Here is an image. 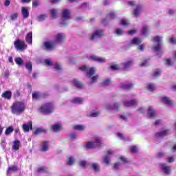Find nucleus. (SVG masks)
<instances>
[{
    "label": "nucleus",
    "instance_id": "f257e3e1",
    "mask_svg": "<svg viewBox=\"0 0 176 176\" xmlns=\"http://www.w3.org/2000/svg\"><path fill=\"white\" fill-rule=\"evenodd\" d=\"M25 111V104L23 102H15L11 106V112L13 115L19 116Z\"/></svg>",
    "mask_w": 176,
    "mask_h": 176
},
{
    "label": "nucleus",
    "instance_id": "f03ea898",
    "mask_svg": "<svg viewBox=\"0 0 176 176\" xmlns=\"http://www.w3.org/2000/svg\"><path fill=\"white\" fill-rule=\"evenodd\" d=\"M153 42L157 43L156 45H154L153 47V50L157 53V56L158 57H162V54H163V50L162 49V41H163V37L157 36L153 38Z\"/></svg>",
    "mask_w": 176,
    "mask_h": 176
},
{
    "label": "nucleus",
    "instance_id": "7ed1b4c3",
    "mask_svg": "<svg viewBox=\"0 0 176 176\" xmlns=\"http://www.w3.org/2000/svg\"><path fill=\"white\" fill-rule=\"evenodd\" d=\"M53 111H54V107L52 103H45L40 108L41 113H45V115L52 113Z\"/></svg>",
    "mask_w": 176,
    "mask_h": 176
},
{
    "label": "nucleus",
    "instance_id": "20e7f679",
    "mask_svg": "<svg viewBox=\"0 0 176 176\" xmlns=\"http://www.w3.org/2000/svg\"><path fill=\"white\" fill-rule=\"evenodd\" d=\"M101 142H102V140L100 138H96L94 142H89L85 144V147L87 149H92V148H96V146L100 148L101 147Z\"/></svg>",
    "mask_w": 176,
    "mask_h": 176
},
{
    "label": "nucleus",
    "instance_id": "39448f33",
    "mask_svg": "<svg viewBox=\"0 0 176 176\" xmlns=\"http://www.w3.org/2000/svg\"><path fill=\"white\" fill-rule=\"evenodd\" d=\"M79 69L80 71H83L84 72H87L88 78L93 76V75L96 73V69L94 67H91L89 69V66L87 65L80 67Z\"/></svg>",
    "mask_w": 176,
    "mask_h": 176
},
{
    "label": "nucleus",
    "instance_id": "423d86ee",
    "mask_svg": "<svg viewBox=\"0 0 176 176\" xmlns=\"http://www.w3.org/2000/svg\"><path fill=\"white\" fill-rule=\"evenodd\" d=\"M14 45L17 50H24V49H27L25 42L22 40H16L14 41Z\"/></svg>",
    "mask_w": 176,
    "mask_h": 176
},
{
    "label": "nucleus",
    "instance_id": "0eeeda50",
    "mask_svg": "<svg viewBox=\"0 0 176 176\" xmlns=\"http://www.w3.org/2000/svg\"><path fill=\"white\" fill-rule=\"evenodd\" d=\"M104 35V32L101 30H95L92 36H91V40L94 41L97 38H101Z\"/></svg>",
    "mask_w": 176,
    "mask_h": 176
},
{
    "label": "nucleus",
    "instance_id": "6e6552de",
    "mask_svg": "<svg viewBox=\"0 0 176 176\" xmlns=\"http://www.w3.org/2000/svg\"><path fill=\"white\" fill-rule=\"evenodd\" d=\"M120 107V104H119V103H115L113 105L107 104H105L104 108L107 111H118Z\"/></svg>",
    "mask_w": 176,
    "mask_h": 176
},
{
    "label": "nucleus",
    "instance_id": "1a4fd4ad",
    "mask_svg": "<svg viewBox=\"0 0 176 176\" xmlns=\"http://www.w3.org/2000/svg\"><path fill=\"white\" fill-rule=\"evenodd\" d=\"M23 131L28 133L30 130H32V121H29L26 123H24L22 126Z\"/></svg>",
    "mask_w": 176,
    "mask_h": 176
},
{
    "label": "nucleus",
    "instance_id": "9d476101",
    "mask_svg": "<svg viewBox=\"0 0 176 176\" xmlns=\"http://www.w3.org/2000/svg\"><path fill=\"white\" fill-rule=\"evenodd\" d=\"M168 134H170V131L168 129H166L162 131L157 132L155 134V138H163V137H166V135H168Z\"/></svg>",
    "mask_w": 176,
    "mask_h": 176
},
{
    "label": "nucleus",
    "instance_id": "9b49d317",
    "mask_svg": "<svg viewBox=\"0 0 176 176\" xmlns=\"http://www.w3.org/2000/svg\"><path fill=\"white\" fill-rule=\"evenodd\" d=\"M161 170H162L163 173L166 175H168L171 173V168L170 166H167L166 164H160Z\"/></svg>",
    "mask_w": 176,
    "mask_h": 176
},
{
    "label": "nucleus",
    "instance_id": "f8f14e48",
    "mask_svg": "<svg viewBox=\"0 0 176 176\" xmlns=\"http://www.w3.org/2000/svg\"><path fill=\"white\" fill-rule=\"evenodd\" d=\"M111 155H113V152L111 150H109L107 151V154L103 158V163H105V164H109V162H111Z\"/></svg>",
    "mask_w": 176,
    "mask_h": 176
},
{
    "label": "nucleus",
    "instance_id": "ddd939ff",
    "mask_svg": "<svg viewBox=\"0 0 176 176\" xmlns=\"http://www.w3.org/2000/svg\"><path fill=\"white\" fill-rule=\"evenodd\" d=\"M147 115L148 118H155L156 116V110L153 109V107L150 106L147 111Z\"/></svg>",
    "mask_w": 176,
    "mask_h": 176
},
{
    "label": "nucleus",
    "instance_id": "4468645a",
    "mask_svg": "<svg viewBox=\"0 0 176 176\" xmlns=\"http://www.w3.org/2000/svg\"><path fill=\"white\" fill-rule=\"evenodd\" d=\"M49 146H50V144L48 141L42 142L41 145V152H47V151H49Z\"/></svg>",
    "mask_w": 176,
    "mask_h": 176
},
{
    "label": "nucleus",
    "instance_id": "2eb2a0df",
    "mask_svg": "<svg viewBox=\"0 0 176 176\" xmlns=\"http://www.w3.org/2000/svg\"><path fill=\"white\" fill-rule=\"evenodd\" d=\"M89 58L93 61H96V63H105V58H100L96 55H91Z\"/></svg>",
    "mask_w": 176,
    "mask_h": 176
},
{
    "label": "nucleus",
    "instance_id": "dca6fc26",
    "mask_svg": "<svg viewBox=\"0 0 176 176\" xmlns=\"http://www.w3.org/2000/svg\"><path fill=\"white\" fill-rule=\"evenodd\" d=\"M137 100H126L124 102V107H135L138 104Z\"/></svg>",
    "mask_w": 176,
    "mask_h": 176
},
{
    "label": "nucleus",
    "instance_id": "f3484780",
    "mask_svg": "<svg viewBox=\"0 0 176 176\" xmlns=\"http://www.w3.org/2000/svg\"><path fill=\"white\" fill-rule=\"evenodd\" d=\"M65 38V34L64 33H58L55 37V41L58 43H60L64 41Z\"/></svg>",
    "mask_w": 176,
    "mask_h": 176
},
{
    "label": "nucleus",
    "instance_id": "a211bd4d",
    "mask_svg": "<svg viewBox=\"0 0 176 176\" xmlns=\"http://www.w3.org/2000/svg\"><path fill=\"white\" fill-rule=\"evenodd\" d=\"M62 17L65 20H69L71 19V12L69 10H63L62 13Z\"/></svg>",
    "mask_w": 176,
    "mask_h": 176
},
{
    "label": "nucleus",
    "instance_id": "6ab92c4d",
    "mask_svg": "<svg viewBox=\"0 0 176 176\" xmlns=\"http://www.w3.org/2000/svg\"><path fill=\"white\" fill-rule=\"evenodd\" d=\"M2 98H5L6 100H11L12 99V91H6L1 94Z\"/></svg>",
    "mask_w": 176,
    "mask_h": 176
},
{
    "label": "nucleus",
    "instance_id": "aec40b11",
    "mask_svg": "<svg viewBox=\"0 0 176 176\" xmlns=\"http://www.w3.org/2000/svg\"><path fill=\"white\" fill-rule=\"evenodd\" d=\"M21 14L23 19H28V16H30V12L28 11V8H27V7H22Z\"/></svg>",
    "mask_w": 176,
    "mask_h": 176
},
{
    "label": "nucleus",
    "instance_id": "412c9836",
    "mask_svg": "<svg viewBox=\"0 0 176 176\" xmlns=\"http://www.w3.org/2000/svg\"><path fill=\"white\" fill-rule=\"evenodd\" d=\"M72 84L74 85V86H75V87H77V89H82L83 87V84L77 79H74L72 81Z\"/></svg>",
    "mask_w": 176,
    "mask_h": 176
},
{
    "label": "nucleus",
    "instance_id": "4be33fe9",
    "mask_svg": "<svg viewBox=\"0 0 176 176\" xmlns=\"http://www.w3.org/2000/svg\"><path fill=\"white\" fill-rule=\"evenodd\" d=\"M25 41L29 45H32V32H30L27 34Z\"/></svg>",
    "mask_w": 176,
    "mask_h": 176
},
{
    "label": "nucleus",
    "instance_id": "5701e85b",
    "mask_svg": "<svg viewBox=\"0 0 176 176\" xmlns=\"http://www.w3.org/2000/svg\"><path fill=\"white\" fill-rule=\"evenodd\" d=\"M133 64H134L133 60H128V61L122 63L124 69H125V70L129 69V68H130V67H131V65H133Z\"/></svg>",
    "mask_w": 176,
    "mask_h": 176
},
{
    "label": "nucleus",
    "instance_id": "b1692460",
    "mask_svg": "<svg viewBox=\"0 0 176 176\" xmlns=\"http://www.w3.org/2000/svg\"><path fill=\"white\" fill-rule=\"evenodd\" d=\"M44 47H45V49L47 50H52L54 45L53 43L49 42V41H46L44 43Z\"/></svg>",
    "mask_w": 176,
    "mask_h": 176
},
{
    "label": "nucleus",
    "instance_id": "393cba45",
    "mask_svg": "<svg viewBox=\"0 0 176 176\" xmlns=\"http://www.w3.org/2000/svg\"><path fill=\"white\" fill-rule=\"evenodd\" d=\"M133 87V84H121L120 88L123 89V90H130Z\"/></svg>",
    "mask_w": 176,
    "mask_h": 176
},
{
    "label": "nucleus",
    "instance_id": "a878e982",
    "mask_svg": "<svg viewBox=\"0 0 176 176\" xmlns=\"http://www.w3.org/2000/svg\"><path fill=\"white\" fill-rule=\"evenodd\" d=\"M20 148V140H15L13 143L12 149L14 151H19Z\"/></svg>",
    "mask_w": 176,
    "mask_h": 176
},
{
    "label": "nucleus",
    "instance_id": "bb28decb",
    "mask_svg": "<svg viewBox=\"0 0 176 176\" xmlns=\"http://www.w3.org/2000/svg\"><path fill=\"white\" fill-rule=\"evenodd\" d=\"M14 61L17 65L21 67V65H24V60L20 57L15 58Z\"/></svg>",
    "mask_w": 176,
    "mask_h": 176
},
{
    "label": "nucleus",
    "instance_id": "cd10ccee",
    "mask_svg": "<svg viewBox=\"0 0 176 176\" xmlns=\"http://www.w3.org/2000/svg\"><path fill=\"white\" fill-rule=\"evenodd\" d=\"M162 101L164 104H166V105H171V104H173V102L167 97H163Z\"/></svg>",
    "mask_w": 176,
    "mask_h": 176
},
{
    "label": "nucleus",
    "instance_id": "c85d7f7f",
    "mask_svg": "<svg viewBox=\"0 0 176 176\" xmlns=\"http://www.w3.org/2000/svg\"><path fill=\"white\" fill-rule=\"evenodd\" d=\"M17 170H19V169L17 168V166H12L10 167H9L7 170V175H9V174H10V173L12 171V173H15V171H17Z\"/></svg>",
    "mask_w": 176,
    "mask_h": 176
},
{
    "label": "nucleus",
    "instance_id": "c756f323",
    "mask_svg": "<svg viewBox=\"0 0 176 176\" xmlns=\"http://www.w3.org/2000/svg\"><path fill=\"white\" fill-rule=\"evenodd\" d=\"M25 68L28 70V73L31 74L32 72V63L28 62L25 64Z\"/></svg>",
    "mask_w": 176,
    "mask_h": 176
},
{
    "label": "nucleus",
    "instance_id": "7c9ffc66",
    "mask_svg": "<svg viewBox=\"0 0 176 176\" xmlns=\"http://www.w3.org/2000/svg\"><path fill=\"white\" fill-rule=\"evenodd\" d=\"M42 97V94L41 92H34L32 94L33 100H39Z\"/></svg>",
    "mask_w": 176,
    "mask_h": 176
},
{
    "label": "nucleus",
    "instance_id": "2f4dec72",
    "mask_svg": "<svg viewBox=\"0 0 176 176\" xmlns=\"http://www.w3.org/2000/svg\"><path fill=\"white\" fill-rule=\"evenodd\" d=\"M140 12H141V6H138L134 10L133 14L135 17H138L140 14Z\"/></svg>",
    "mask_w": 176,
    "mask_h": 176
},
{
    "label": "nucleus",
    "instance_id": "473e14b6",
    "mask_svg": "<svg viewBox=\"0 0 176 176\" xmlns=\"http://www.w3.org/2000/svg\"><path fill=\"white\" fill-rule=\"evenodd\" d=\"M52 129L53 131H55V132L58 131V130L61 129V124H55L52 126Z\"/></svg>",
    "mask_w": 176,
    "mask_h": 176
},
{
    "label": "nucleus",
    "instance_id": "72a5a7b5",
    "mask_svg": "<svg viewBox=\"0 0 176 176\" xmlns=\"http://www.w3.org/2000/svg\"><path fill=\"white\" fill-rule=\"evenodd\" d=\"M52 19H57V10L53 8L50 10Z\"/></svg>",
    "mask_w": 176,
    "mask_h": 176
},
{
    "label": "nucleus",
    "instance_id": "f704fd0d",
    "mask_svg": "<svg viewBox=\"0 0 176 176\" xmlns=\"http://www.w3.org/2000/svg\"><path fill=\"white\" fill-rule=\"evenodd\" d=\"M14 129H13V126H10L8 128L6 129L5 134L6 135H9V134H11L12 131H14Z\"/></svg>",
    "mask_w": 176,
    "mask_h": 176
},
{
    "label": "nucleus",
    "instance_id": "c9c22d12",
    "mask_svg": "<svg viewBox=\"0 0 176 176\" xmlns=\"http://www.w3.org/2000/svg\"><path fill=\"white\" fill-rule=\"evenodd\" d=\"M141 39H140L139 38L135 37L132 41L131 43H133V45H140L141 43Z\"/></svg>",
    "mask_w": 176,
    "mask_h": 176
},
{
    "label": "nucleus",
    "instance_id": "e433bc0d",
    "mask_svg": "<svg viewBox=\"0 0 176 176\" xmlns=\"http://www.w3.org/2000/svg\"><path fill=\"white\" fill-rule=\"evenodd\" d=\"M74 129L82 131V130H85V126L81 124L76 125L74 126Z\"/></svg>",
    "mask_w": 176,
    "mask_h": 176
},
{
    "label": "nucleus",
    "instance_id": "4c0bfd02",
    "mask_svg": "<svg viewBox=\"0 0 176 176\" xmlns=\"http://www.w3.org/2000/svg\"><path fill=\"white\" fill-rule=\"evenodd\" d=\"M74 163H75V159L74 158V157H70L67 162V164L68 166H72Z\"/></svg>",
    "mask_w": 176,
    "mask_h": 176
},
{
    "label": "nucleus",
    "instance_id": "58836bf2",
    "mask_svg": "<svg viewBox=\"0 0 176 176\" xmlns=\"http://www.w3.org/2000/svg\"><path fill=\"white\" fill-rule=\"evenodd\" d=\"M147 89L148 90H149V91H153V90L156 89V86L155 85V84H148Z\"/></svg>",
    "mask_w": 176,
    "mask_h": 176
},
{
    "label": "nucleus",
    "instance_id": "ea45409f",
    "mask_svg": "<svg viewBox=\"0 0 176 176\" xmlns=\"http://www.w3.org/2000/svg\"><path fill=\"white\" fill-rule=\"evenodd\" d=\"M73 102H74V104H82V102H83V99L80 98H75L73 99Z\"/></svg>",
    "mask_w": 176,
    "mask_h": 176
},
{
    "label": "nucleus",
    "instance_id": "a19ab883",
    "mask_svg": "<svg viewBox=\"0 0 176 176\" xmlns=\"http://www.w3.org/2000/svg\"><path fill=\"white\" fill-rule=\"evenodd\" d=\"M142 35H145V36L148 35V26L146 25L143 26L142 30Z\"/></svg>",
    "mask_w": 176,
    "mask_h": 176
},
{
    "label": "nucleus",
    "instance_id": "79ce46f5",
    "mask_svg": "<svg viewBox=\"0 0 176 176\" xmlns=\"http://www.w3.org/2000/svg\"><path fill=\"white\" fill-rule=\"evenodd\" d=\"M47 17L46 14H41L37 16L38 21H43Z\"/></svg>",
    "mask_w": 176,
    "mask_h": 176
},
{
    "label": "nucleus",
    "instance_id": "37998d69",
    "mask_svg": "<svg viewBox=\"0 0 176 176\" xmlns=\"http://www.w3.org/2000/svg\"><path fill=\"white\" fill-rule=\"evenodd\" d=\"M121 25H124V27L129 25V21L127 19H122L120 21Z\"/></svg>",
    "mask_w": 176,
    "mask_h": 176
},
{
    "label": "nucleus",
    "instance_id": "c03bdc74",
    "mask_svg": "<svg viewBox=\"0 0 176 176\" xmlns=\"http://www.w3.org/2000/svg\"><path fill=\"white\" fill-rule=\"evenodd\" d=\"M160 74H162V72L159 69H157L153 72V78H157V76H160Z\"/></svg>",
    "mask_w": 176,
    "mask_h": 176
},
{
    "label": "nucleus",
    "instance_id": "a18cd8bd",
    "mask_svg": "<svg viewBox=\"0 0 176 176\" xmlns=\"http://www.w3.org/2000/svg\"><path fill=\"white\" fill-rule=\"evenodd\" d=\"M100 115L99 112H92L88 114L89 118H97Z\"/></svg>",
    "mask_w": 176,
    "mask_h": 176
},
{
    "label": "nucleus",
    "instance_id": "49530a36",
    "mask_svg": "<svg viewBox=\"0 0 176 176\" xmlns=\"http://www.w3.org/2000/svg\"><path fill=\"white\" fill-rule=\"evenodd\" d=\"M47 168L45 166L40 167L37 169V173H46Z\"/></svg>",
    "mask_w": 176,
    "mask_h": 176
},
{
    "label": "nucleus",
    "instance_id": "de8ad7c7",
    "mask_svg": "<svg viewBox=\"0 0 176 176\" xmlns=\"http://www.w3.org/2000/svg\"><path fill=\"white\" fill-rule=\"evenodd\" d=\"M43 129L38 128L37 129H36V131H34L33 134L36 135L38 134H41V133H43Z\"/></svg>",
    "mask_w": 176,
    "mask_h": 176
},
{
    "label": "nucleus",
    "instance_id": "09e8293b",
    "mask_svg": "<svg viewBox=\"0 0 176 176\" xmlns=\"http://www.w3.org/2000/svg\"><path fill=\"white\" fill-rule=\"evenodd\" d=\"M92 168L95 171H98L100 170V166H98V164H92Z\"/></svg>",
    "mask_w": 176,
    "mask_h": 176
},
{
    "label": "nucleus",
    "instance_id": "8fccbe9b",
    "mask_svg": "<svg viewBox=\"0 0 176 176\" xmlns=\"http://www.w3.org/2000/svg\"><path fill=\"white\" fill-rule=\"evenodd\" d=\"M111 83V79L107 78L104 80L102 82V86H108Z\"/></svg>",
    "mask_w": 176,
    "mask_h": 176
},
{
    "label": "nucleus",
    "instance_id": "3c124183",
    "mask_svg": "<svg viewBox=\"0 0 176 176\" xmlns=\"http://www.w3.org/2000/svg\"><path fill=\"white\" fill-rule=\"evenodd\" d=\"M111 69H112V71H118L120 69L119 68V65H112L111 66H110Z\"/></svg>",
    "mask_w": 176,
    "mask_h": 176
},
{
    "label": "nucleus",
    "instance_id": "603ef678",
    "mask_svg": "<svg viewBox=\"0 0 176 176\" xmlns=\"http://www.w3.org/2000/svg\"><path fill=\"white\" fill-rule=\"evenodd\" d=\"M130 149H131V152H132V153H137L138 148H137L136 146H130Z\"/></svg>",
    "mask_w": 176,
    "mask_h": 176
},
{
    "label": "nucleus",
    "instance_id": "864d4df0",
    "mask_svg": "<svg viewBox=\"0 0 176 176\" xmlns=\"http://www.w3.org/2000/svg\"><path fill=\"white\" fill-rule=\"evenodd\" d=\"M54 68L56 71H60L61 69V66L58 63H56L54 64Z\"/></svg>",
    "mask_w": 176,
    "mask_h": 176
},
{
    "label": "nucleus",
    "instance_id": "5fc2aeb1",
    "mask_svg": "<svg viewBox=\"0 0 176 176\" xmlns=\"http://www.w3.org/2000/svg\"><path fill=\"white\" fill-rule=\"evenodd\" d=\"M45 63L46 65H48V67H52V65H53V63L50 59H45Z\"/></svg>",
    "mask_w": 176,
    "mask_h": 176
},
{
    "label": "nucleus",
    "instance_id": "6e6d98bb",
    "mask_svg": "<svg viewBox=\"0 0 176 176\" xmlns=\"http://www.w3.org/2000/svg\"><path fill=\"white\" fill-rule=\"evenodd\" d=\"M97 79H98V76L96 75V76H94L92 78H91V83H96L97 82Z\"/></svg>",
    "mask_w": 176,
    "mask_h": 176
},
{
    "label": "nucleus",
    "instance_id": "4d7b16f0",
    "mask_svg": "<svg viewBox=\"0 0 176 176\" xmlns=\"http://www.w3.org/2000/svg\"><path fill=\"white\" fill-rule=\"evenodd\" d=\"M116 34L117 35H123V30H122V29H120V28L116 29Z\"/></svg>",
    "mask_w": 176,
    "mask_h": 176
},
{
    "label": "nucleus",
    "instance_id": "13d9d810",
    "mask_svg": "<svg viewBox=\"0 0 176 176\" xmlns=\"http://www.w3.org/2000/svg\"><path fill=\"white\" fill-rule=\"evenodd\" d=\"M18 16L19 15L17 14V13H14L10 16V19L11 20L14 21L16 20V19H17Z\"/></svg>",
    "mask_w": 176,
    "mask_h": 176
},
{
    "label": "nucleus",
    "instance_id": "bf43d9fd",
    "mask_svg": "<svg viewBox=\"0 0 176 176\" xmlns=\"http://www.w3.org/2000/svg\"><path fill=\"white\" fill-rule=\"evenodd\" d=\"M10 75V72H9V70H6L4 72V77L6 78V79H8Z\"/></svg>",
    "mask_w": 176,
    "mask_h": 176
},
{
    "label": "nucleus",
    "instance_id": "052dcab7",
    "mask_svg": "<svg viewBox=\"0 0 176 176\" xmlns=\"http://www.w3.org/2000/svg\"><path fill=\"white\" fill-rule=\"evenodd\" d=\"M69 137L72 138V140H76V134L75 133H70Z\"/></svg>",
    "mask_w": 176,
    "mask_h": 176
},
{
    "label": "nucleus",
    "instance_id": "680f3d73",
    "mask_svg": "<svg viewBox=\"0 0 176 176\" xmlns=\"http://www.w3.org/2000/svg\"><path fill=\"white\" fill-rule=\"evenodd\" d=\"M109 18L111 19V20H113V19H115V17H116V15H115V12H110L109 14Z\"/></svg>",
    "mask_w": 176,
    "mask_h": 176
},
{
    "label": "nucleus",
    "instance_id": "e2e57ef3",
    "mask_svg": "<svg viewBox=\"0 0 176 176\" xmlns=\"http://www.w3.org/2000/svg\"><path fill=\"white\" fill-rule=\"evenodd\" d=\"M120 166V162H117L114 164L113 168H115V170H118Z\"/></svg>",
    "mask_w": 176,
    "mask_h": 176
},
{
    "label": "nucleus",
    "instance_id": "0e129e2a",
    "mask_svg": "<svg viewBox=\"0 0 176 176\" xmlns=\"http://www.w3.org/2000/svg\"><path fill=\"white\" fill-rule=\"evenodd\" d=\"M117 135H118V137H119V138H120V140H126V138H124V137L123 136V134H122V133H118L117 134Z\"/></svg>",
    "mask_w": 176,
    "mask_h": 176
},
{
    "label": "nucleus",
    "instance_id": "69168bd1",
    "mask_svg": "<svg viewBox=\"0 0 176 176\" xmlns=\"http://www.w3.org/2000/svg\"><path fill=\"white\" fill-rule=\"evenodd\" d=\"M137 32V30H131L128 32L129 35H134Z\"/></svg>",
    "mask_w": 176,
    "mask_h": 176
},
{
    "label": "nucleus",
    "instance_id": "338daca9",
    "mask_svg": "<svg viewBox=\"0 0 176 176\" xmlns=\"http://www.w3.org/2000/svg\"><path fill=\"white\" fill-rule=\"evenodd\" d=\"M120 160L123 163H127V159H126V157H124V156L120 157Z\"/></svg>",
    "mask_w": 176,
    "mask_h": 176
},
{
    "label": "nucleus",
    "instance_id": "774afa93",
    "mask_svg": "<svg viewBox=\"0 0 176 176\" xmlns=\"http://www.w3.org/2000/svg\"><path fill=\"white\" fill-rule=\"evenodd\" d=\"M39 5V1H33V8H37V6Z\"/></svg>",
    "mask_w": 176,
    "mask_h": 176
}]
</instances>
